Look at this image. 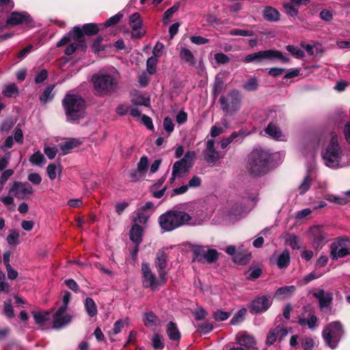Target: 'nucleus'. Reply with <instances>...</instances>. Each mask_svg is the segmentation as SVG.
Segmentation results:
<instances>
[{
  "label": "nucleus",
  "instance_id": "f257e3e1",
  "mask_svg": "<svg viewBox=\"0 0 350 350\" xmlns=\"http://www.w3.org/2000/svg\"><path fill=\"white\" fill-rule=\"evenodd\" d=\"M92 82L96 94L105 96L116 91L118 79L115 71L100 72L92 76Z\"/></svg>",
  "mask_w": 350,
  "mask_h": 350
},
{
  "label": "nucleus",
  "instance_id": "f03ea898",
  "mask_svg": "<svg viewBox=\"0 0 350 350\" xmlns=\"http://www.w3.org/2000/svg\"><path fill=\"white\" fill-rule=\"evenodd\" d=\"M191 217L183 211H170L159 217V224L165 231H172L183 225L200 224L201 221H191Z\"/></svg>",
  "mask_w": 350,
  "mask_h": 350
},
{
  "label": "nucleus",
  "instance_id": "7ed1b4c3",
  "mask_svg": "<svg viewBox=\"0 0 350 350\" xmlns=\"http://www.w3.org/2000/svg\"><path fill=\"white\" fill-rule=\"evenodd\" d=\"M269 154L262 149H254L250 154L247 170L254 176H262L269 170Z\"/></svg>",
  "mask_w": 350,
  "mask_h": 350
},
{
  "label": "nucleus",
  "instance_id": "20e7f679",
  "mask_svg": "<svg viewBox=\"0 0 350 350\" xmlns=\"http://www.w3.org/2000/svg\"><path fill=\"white\" fill-rule=\"evenodd\" d=\"M342 150L338 144L336 134L332 133L328 144L323 152V159L326 166L336 168L340 166Z\"/></svg>",
  "mask_w": 350,
  "mask_h": 350
},
{
  "label": "nucleus",
  "instance_id": "39448f33",
  "mask_svg": "<svg viewBox=\"0 0 350 350\" xmlns=\"http://www.w3.org/2000/svg\"><path fill=\"white\" fill-rule=\"evenodd\" d=\"M68 120L74 121L83 117L85 100L79 96L67 94L62 101Z\"/></svg>",
  "mask_w": 350,
  "mask_h": 350
},
{
  "label": "nucleus",
  "instance_id": "423d86ee",
  "mask_svg": "<svg viewBox=\"0 0 350 350\" xmlns=\"http://www.w3.org/2000/svg\"><path fill=\"white\" fill-rule=\"evenodd\" d=\"M265 60L271 62L280 60L283 63H286L289 61V58L283 55L280 51L269 49L249 54L244 59V62L247 63L254 62H261Z\"/></svg>",
  "mask_w": 350,
  "mask_h": 350
},
{
  "label": "nucleus",
  "instance_id": "0eeeda50",
  "mask_svg": "<svg viewBox=\"0 0 350 350\" xmlns=\"http://www.w3.org/2000/svg\"><path fill=\"white\" fill-rule=\"evenodd\" d=\"M344 333L342 325L339 321L329 323L323 329V338L331 349H335Z\"/></svg>",
  "mask_w": 350,
  "mask_h": 350
},
{
  "label": "nucleus",
  "instance_id": "6e6552de",
  "mask_svg": "<svg viewBox=\"0 0 350 350\" xmlns=\"http://www.w3.org/2000/svg\"><path fill=\"white\" fill-rule=\"evenodd\" d=\"M142 280L144 288H150L152 290H158L160 286L164 285L167 281L166 277L159 275L157 278L147 263L142 264Z\"/></svg>",
  "mask_w": 350,
  "mask_h": 350
},
{
  "label": "nucleus",
  "instance_id": "1a4fd4ad",
  "mask_svg": "<svg viewBox=\"0 0 350 350\" xmlns=\"http://www.w3.org/2000/svg\"><path fill=\"white\" fill-rule=\"evenodd\" d=\"M350 254V239L339 237L330 245V256L332 260L344 258Z\"/></svg>",
  "mask_w": 350,
  "mask_h": 350
},
{
  "label": "nucleus",
  "instance_id": "9d476101",
  "mask_svg": "<svg viewBox=\"0 0 350 350\" xmlns=\"http://www.w3.org/2000/svg\"><path fill=\"white\" fill-rule=\"evenodd\" d=\"M221 109L226 113H234L240 108V97L237 90L231 91L226 96H221L219 99Z\"/></svg>",
  "mask_w": 350,
  "mask_h": 350
},
{
  "label": "nucleus",
  "instance_id": "9b49d317",
  "mask_svg": "<svg viewBox=\"0 0 350 350\" xmlns=\"http://www.w3.org/2000/svg\"><path fill=\"white\" fill-rule=\"evenodd\" d=\"M33 193V189L27 182L15 181L9 189V194L18 200H27Z\"/></svg>",
  "mask_w": 350,
  "mask_h": 350
},
{
  "label": "nucleus",
  "instance_id": "f8f14e48",
  "mask_svg": "<svg viewBox=\"0 0 350 350\" xmlns=\"http://www.w3.org/2000/svg\"><path fill=\"white\" fill-rule=\"evenodd\" d=\"M235 340L240 347L231 348L230 350H244L243 348L254 349L256 347V342L254 338L245 332H239Z\"/></svg>",
  "mask_w": 350,
  "mask_h": 350
},
{
  "label": "nucleus",
  "instance_id": "ddd939ff",
  "mask_svg": "<svg viewBox=\"0 0 350 350\" xmlns=\"http://www.w3.org/2000/svg\"><path fill=\"white\" fill-rule=\"evenodd\" d=\"M66 309L59 308L53 314V328L60 329L70 323L72 317L67 312Z\"/></svg>",
  "mask_w": 350,
  "mask_h": 350
},
{
  "label": "nucleus",
  "instance_id": "4468645a",
  "mask_svg": "<svg viewBox=\"0 0 350 350\" xmlns=\"http://www.w3.org/2000/svg\"><path fill=\"white\" fill-rule=\"evenodd\" d=\"M310 239L314 247H319L327 242V234L323 228L314 226L310 228Z\"/></svg>",
  "mask_w": 350,
  "mask_h": 350
},
{
  "label": "nucleus",
  "instance_id": "2eb2a0df",
  "mask_svg": "<svg viewBox=\"0 0 350 350\" xmlns=\"http://www.w3.org/2000/svg\"><path fill=\"white\" fill-rule=\"evenodd\" d=\"M204 159L211 164H215L219 159V153L215 148V140L208 139L206 147L204 151Z\"/></svg>",
  "mask_w": 350,
  "mask_h": 350
},
{
  "label": "nucleus",
  "instance_id": "dca6fc26",
  "mask_svg": "<svg viewBox=\"0 0 350 350\" xmlns=\"http://www.w3.org/2000/svg\"><path fill=\"white\" fill-rule=\"evenodd\" d=\"M271 304L272 301L265 296L258 297L252 302L250 309L255 313H262L267 310Z\"/></svg>",
  "mask_w": 350,
  "mask_h": 350
},
{
  "label": "nucleus",
  "instance_id": "f3484780",
  "mask_svg": "<svg viewBox=\"0 0 350 350\" xmlns=\"http://www.w3.org/2000/svg\"><path fill=\"white\" fill-rule=\"evenodd\" d=\"M314 297L318 299L319 308L321 310L328 308L332 301V294L325 292L323 289H319L313 293Z\"/></svg>",
  "mask_w": 350,
  "mask_h": 350
},
{
  "label": "nucleus",
  "instance_id": "a211bd4d",
  "mask_svg": "<svg viewBox=\"0 0 350 350\" xmlns=\"http://www.w3.org/2000/svg\"><path fill=\"white\" fill-rule=\"evenodd\" d=\"M288 334V331L286 327L281 325H278L274 329H271L267 335L266 343L268 345H273L278 338L282 340Z\"/></svg>",
  "mask_w": 350,
  "mask_h": 350
},
{
  "label": "nucleus",
  "instance_id": "6ab92c4d",
  "mask_svg": "<svg viewBox=\"0 0 350 350\" xmlns=\"http://www.w3.org/2000/svg\"><path fill=\"white\" fill-rule=\"evenodd\" d=\"M84 31L83 28L76 26L67 35L64 36L57 43V46L61 47L65 44L71 42L72 38L74 40H79L83 37Z\"/></svg>",
  "mask_w": 350,
  "mask_h": 350
},
{
  "label": "nucleus",
  "instance_id": "aec40b11",
  "mask_svg": "<svg viewBox=\"0 0 350 350\" xmlns=\"http://www.w3.org/2000/svg\"><path fill=\"white\" fill-rule=\"evenodd\" d=\"M31 17L27 12H12L7 20L8 25H17L23 23L31 22Z\"/></svg>",
  "mask_w": 350,
  "mask_h": 350
},
{
  "label": "nucleus",
  "instance_id": "412c9836",
  "mask_svg": "<svg viewBox=\"0 0 350 350\" xmlns=\"http://www.w3.org/2000/svg\"><path fill=\"white\" fill-rule=\"evenodd\" d=\"M167 254L163 250H159L157 254L155 260V266L157 269L159 275H162L165 277L167 275L165 268L167 267Z\"/></svg>",
  "mask_w": 350,
  "mask_h": 350
},
{
  "label": "nucleus",
  "instance_id": "4be33fe9",
  "mask_svg": "<svg viewBox=\"0 0 350 350\" xmlns=\"http://www.w3.org/2000/svg\"><path fill=\"white\" fill-rule=\"evenodd\" d=\"M191 167L189 165L181 163L179 161H176L172 167V174L170 182L172 183L176 177H182L186 174Z\"/></svg>",
  "mask_w": 350,
  "mask_h": 350
},
{
  "label": "nucleus",
  "instance_id": "5701e85b",
  "mask_svg": "<svg viewBox=\"0 0 350 350\" xmlns=\"http://www.w3.org/2000/svg\"><path fill=\"white\" fill-rule=\"evenodd\" d=\"M129 25L131 27L133 32V37H141L144 33L137 32L142 25V19L138 12L133 14L129 18Z\"/></svg>",
  "mask_w": 350,
  "mask_h": 350
},
{
  "label": "nucleus",
  "instance_id": "b1692460",
  "mask_svg": "<svg viewBox=\"0 0 350 350\" xmlns=\"http://www.w3.org/2000/svg\"><path fill=\"white\" fill-rule=\"evenodd\" d=\"M166 333L170 340L174 344H178L180 339V332L177 325L170 321L166 327Z\"/></svg>",
  "mask_w": 350,
  "mask_h": 350
},
{
  "label": "nucleus",
  "instance_id": "393cba45",
  "mask_svg": "<svg viewBox=\"0 0 350 350\" xmlns=\"http://www.w3.org/2000/svg\"><path fill=\"white\" fill-rule=\"evenodd\" d=\"M296 288L295 286H284L279 288L275 293V297L279 299H286L291 297L295 293Z\"/></svg>",
  "mask_w": 350,
  "mask_h": 350
},
{
  "label": "nucleus",
  "instance_id": "a878e982",
  "mask_svg": "<svg viewBox=\"0 0 350 350\" xmlns=\"http://www.w3.org/2000/svg\"><path fill=\"white\" fill-rule=\"evenodd\" d=\"M32 315L37 325L44 327L46 321L50 320V311H33Z\"/></svg>",
  "mask_w": 350,
  "mask_h": 350
},
{
  "label": "nucleus",
  "instance_id": "bb28decb",
  "mask_svg": "<svg viewBox=\"0 0 350 350\" xmlns=\"http://www.w3.org/2000/svg\"><path fill=\"white\" fill-rule=\"evenodd\" d=\"M143 228L138 224H135L130 231V239L138 245L142 241Z\"/></svg>",
  "mask_w": 350,
  "mask_h": 350
},
{
  "label": "nucleus",
  "instance_id": "cd10ccee",
  "mask_svg": "<svg viewBox=\"0 0 350 350\" xmlns=\"http://www.w3.org/2000/svg\"><path fill=\"white\" fill-rule=\"evenodd\" d=\"M263 16L266 21L270 22H276L280 20V14L279 12L273 7L267 6L263 11Z\"/></svg>",
  "mask_w": 350,
  "mask_h": 350
},
{
  "label": "nucleus",
  "instance_id": "c85d7f7f",
  "mask_svg": "<svg viewBox=\"0 0 350 350\" xmlns=\"http://www.w3.org/2000/svg\"><path fill=\"white\" fill-rule=\"evenodd\" d=\"M247 134L243 129L233 132L229 137L223 138L220 142L221 148H226L231 142L238 137L243 138Z\"/></svg>",
  "mask_w": 350,
  "mask_h": 350
},
{
  "label": "nucleus",
  "instance_id": "c756f323",
  "mask_svg": "<svg viewBox=\"0 0 350 350\" xmlns=\"http://www.w3.org/2000/svg\"><path fill=\"white\" fill-rule=\"evenodd\" d=\"M265 133L276 140H284L285 135L281 132L278 127L273 124H269L265 129Z\"/></svg>",
  "mask_w": 350,
  "mask_h": 350
},
{
  "label": "nucleus",
  "instance_id": "7c9ffc66",
  "mask_svg": "<svg viewBox=\"0 0 350 350\" xmlns=\"http://www.w3.org/2000/svg\"><path fill=\"white\" fill-rule=\"evenodd\" d=\"M80 141L77 139H69L59 144L60 150L63 154H68L71 150L80 144Z\"/></svg>",
  "mask_w": 350,
  "mask_h": 350
},
{
  "label": "nucleus",
  "instance_id": "2f4dec72",
  "mask_svg": "<svg viewBox=\"0 0 350 350\" xmlns=\"http://www.w3.org/2000/svg\"><path fill=\"white\" fill-rule=\"evenodd\" d=\"M54 89L53 85H49L43 90L41 93L39 100L42 105H45L46 103L53 100L54 94L53 90Z\"/></svg>",
  "mask_w": 350,
  "mask_h": 350
},
{
  "label": "nucleus",
  "instance_id": "473e14b6",
  "mask_svg": "<svg viewBox=\"0 0 350 350\" xmlns=\"http://www.w3.org/2000/svg\"><path fill=\"white\" fill-rule=\"evenodd\" d=\"M180 57L187 63L189 66L196 65V59L191 51L187 48H181L180 51Z\"/></svg>",
  "mask_w": 350,
  "mask_h": 350
},
{
  "label": "nucleus",
  "instance_id": "72a5a7b5",
  "mask_svg": "<svg viewBox=\"0 0 350 350\" xmlns=\"http://www.w3.org/2000/svg\"><path fill=\"white\" fill-rule=\"evenodd\" d=\"M290 263V254L288 250H284L277 258L276 264L280 269H284Z\"/></svg>",
  "mask_w": 350,
  "mask_h": 350
},
{
  "label": "nucleus",
  "instance_id": "f704fd0d",
  "mask_svg": "<svg viewBox=\"0 0 350 350\" xmlns=\"http://www.w3.org/2000/svg\"><path fill=\"white\" fill-rule=\"evenodd\" d=\"M317 318L314 314H310L308 318H299L298 323L301 326H308V328L313 329L317 327Z\"/></svg>",
  "mask_w": 350,
  "mask_h": 350
},
{
  "label": "nucleus",
  "instance_id": "c9c22d12",
  "mask_svg": "<svg viewBox=\"0 0 350 350\" xmlns=\"http://www.w3.org/2000/svg\"><path fill=\"white\" fill-rule=\"evenodd\" d=\"M2 94L5 97H16L18 95V88L15 83H9L5 85Z\"/></svg>",
  "mask_w": 350,
  "mask_h": 350
},
{
  "label": "nucleus",
  "instance_id": "e433bc0d",
  "mask_svg": "<svg viewBox=\"0 0 350 350\" xmlns=\"http://www.w3.org/2000/svg\"><path fill=\"white\" fill-rule=\"evenodd\" d=\"M207 247L204 246H196L193 248V260L204 262Z\"/></svg>",
  "mask_w": 350,
  "mask_h": 350
},
{
  "label": "nucleus",
  "instance_id": "4c0bfd02",
  "mask_svg": "<svg viewBox=\"0 0 350 350\" xmlns=\"http://www.w3.org/2000/svg\"><path fill=\"white\" fill-rule=\"evenodd\" d=\"M46 172L51 180H54L57 175H60L62 172L61 165H57L54 163L49 164L46 167Z\"/></svg>",
  "mask_w": 350,
  "mask_h": 350
},
{
  "label": "nucleus",
  "instance_id": "58836bf2",
  "mask_svg": "<svg viewBox=\"0 0 350 350\" xmlns=\"http://www.w3.org/2000/svg\"><path fill=\"white\" fill-rule=\"evenodd\" d=\"M85 308L90 317H93L97 314V307L92 298H86L85 301Z\"/></svg>",
  "mask_w": 350,
  "mask_h": 350
},
{
  "label": "nucleus",
  "instance_id": "ea45409f",
  "mask_svg": "<svg viewBox=\"0 0 350 350\" xmlns=\"http://www.w3.org/2000/svg\"><path fill=\"white\" fill-rule=\"evenodd\" d=\"M179 7L180 3L176 2L172 7H171L165 12L163 17V23L164 25H167L170 23V18H172V15L178 10Z\"/></svg>",
  "mask_w": 350,
  "mask_h": 350
},
{
  "label": "nucleus",
  "instance_id": "a19ab883",
  "mask_svg": "<svg viewBox=\"0 0 350 350\" xmlns=\"http://www.w3.org/2000/svg\"><path fill=\"white\" fill-rule=\"evenodd\" d=\"M144 321L146 326L152 327L157 324L158 318L152 312H148L144 314Z\"/></svg>",
  "mask_w": 350,
  "mask_h": 350
},
{
  "label": "nucleus",
  "instance_id": "79ce46f5",
  "mask_svg": "<svg viewBox=\"0 0 350 350\" xmlns=\"http://www.w3.org/2000/svg\"><path fill=\"white\" fill-rule=\"evenodd\" d=\"M312 178L310 175L304 177V180L299 185L298 190L300 195H304L310 188Z\"/></svg>",
  "mask_w": 350,
  "mask_h": 350
},
{
  "label": "nucleus",
  "instance_id": "37998d69",
  "mask_svg": "<svg viewBox=\"0 0 350 350\" xmlns=\"http://www.w3.org/2000/svg\"><path fill=\"white\" fill-rule=\"evenodd\" d=\"M29 161L35 165H42L45 163V158L40 151L36 152L29 157Z\"/></svg>",
  "mask_w": 350,
  "mask_h": 350
},
{
  "label": "nucleus",
  "instance_id": "c03bdc74",
  "mask_svg": "<svg viewBox=\"0 0 350 350\" xmlns=\"http://www.w3.org/2000/svg\"><path fill=\"white\" fill-rule=\"evenodd\" d=\"M85 46V42L83 40H79L78 43L72 42L70 43L67 48L65 49V54L67 55H70L75 53V51L79 47L84 48Z\"/></svg>",
  "mask_w": 350,
  "mask_h": 350
},
{
  "label": "nucleus",
  "instance_id": "a18cd8bd",
  "mask_svg": "<svg viewBox=\"0 0 350 350\" xmlns=\"http://www.w3.org/2000/svg\"><path fill=\"white\" fill-rule=\"evenodd\" d=\"M129 324V319H120V320H118L117 321L114 325H113V329H112V332H110L109 334L111 335V334H118V333H120L122 330V329L126 325H128Z\"/></svg>",
  "mask_w": 350,
  "mask_h": 350
},
{
  "label": "nucleus",
  "instance_id": "49530a36",
  "mask_svg": "<svg viewBox=\"0 0 350 350\" xmlns=\"http://www.w3.org/2000/svg\"><path fill=\"white\" fill-rule=\"evenodd\" d=\"M152 346L154 349H161L164 348L163 337L158 334H154L151 339Z\"/></svg>",
  "mask_w": 350,
  "mask_h": 350
},
{
  "label": "nucleus",
  "instance_id": "de8ad7c7",
  "mask_svg": "<svg viewBox=\"0 0 350 350\" xmlns=\"http://www.w3.org/2000/svg\"><path fill=\"white\" fill-rule=\"evenodd\" d=\"M283 8L285 12L291 16H296L297 15L298 10L291 1L284 2Z\"/></svg>",
  "mask_w": 350,
  "mask_h": 350
},
{
  "label": "nucleus",
  "instance_id": "09e8293b",
  "mask_svg": "<svg viewBox=\"0 0 350 350\" xmlns=\"http://www.w3.org/2000/svg\"><path fill=\"white\" fill-rule=\"evenodd\" d=\"M247 310L245 308L239 310L231 319L230 324L237 325L243 321Z\"/></svg>",
  "mask_w": 350,
  "mask_h": 350
},
{
  "label": "nucleus",
  "instance_id": "8fccbe9b",
  "mask_svg": "<svg viewBox=\"0 0 350 350\" xmlns=\"http://www.w3.org/2000/svg\"><path fill=\"white\" fill-rule=\"evenodd\" d=\"M196 152L194 151H187L183 158L179 160L180 162L184 163L186 165H189L191 167L194 159L196 157Z\"/></svg>",
  "mask_w": 350,
  "mask_h": 350
},
{
  "label": "nucleus",
  "instance_id": "3c124183",
  "mask_svg": "<svg viewBox=\"0 0 350 350\" xmlns=\"http://www.w3.org/2000/svg\"><path fill=\"white\" fill-rule=\"evenodd\" d=\"M83 29L84 33L89 36L94 35L99 31L98 25L95 23L85 24L83 26Z\"/></svg>",
  "mask_w": 350,
  "mask_h": 350
},
{
  "label": "nucleus",
  "instance_id": "603ef678",
  "mask_svg": "<svg viewBox=\"0 0 350 350\" xmlns=\"http://www.w3.org/2000/svg\"><path fill=\"white\" fill-rule=\"evenodd\" d=\"M148 159L147 157H142L139 159V161L137 163V169L145 175L148 171Z\"/></svg>",
  "mask_w": 350,
  "mask_h": 350
},
{
  "label": "nucleus",
  "instance_id": "864d4df0",
  "mask_svg": "<svg viewBox=\"0 0 350 350\" xmlns=\"http://www.w3.org/2000/svg\"><path fill=\"white\" fill-rule=\"evenodd\" d=\"M157 62V58L154 57H150L147 59V71L150 75H152L156 72Z\"/></svg>",
  "mask_w": 350,
  "mask_h": 350
},
{
  "label": "nucleus",
  "instance_id": "5fc2aeb1",
  "mask_svg": "<svg viewBox=\"0 0 350 350\" xmlns=\"http://www.w3.org/2000/svg\"><path fill=\"white\" fill-rule=\"evenodd\" d=\"M286 50L297 58H301L304 56V52L299 47L293 45H287Z\"/></svg>",
  "mask_w": 350,
  "mask_h": 350
},
{
  "label": "nucleus",
  "instance_id": "6e6d98bb",
  "mask_svg": "<svg viewBox=\"0 0 350 350\" xmlns=\"http://www.w3.org/2000/svg\"><path fill=\"white\" fill-rule=\"evenodd\" d=\"M258 87V81L256 78L254 77H252L250 78L247 82H246L244 85H243V88L247 90V91H249V92H251V91H254L256 90H257Z\"/></svg>",
  "mask_w": 350,
  "mask_h": 350
},
{
  "label": "nucleus",
  "instance_id": "4d7b16f0",
  "mask_svg": "<svg viewBox=\"0 0 350 350\" xmlns=\"http://www.w3.org/2000/svg\"><path fill=\"white\" fill-rule=\"evenodd\" d=\"M230 314V312H228L216 310L213 312V318L217 321H223L228 319Z\"/></svg>",
  "mask_w": 350,
  "mask_h": 350
},
{
  "label": "nucleus",
  "instance_id": "13d9d810",
  "mask_svg": "<svg viewBox=\"0 0 350 350\" xmlns=\"http://www.w3.org/2000/svg\"><path fill=\"white\" fill-rule=\"evenodd\" d=\"M3 314L9 319H12L14 317V312L11 304V300H8L4 302Z\"/></svg>",
  "mask_w": 350,
  "mask_h": 350
},
{
  "label": "nucleus",
  "instance_id": "bf43d9fd",
  "mask_svg": "<svg viewBox=\"0 0 350 350\" xmlns=\"http://www.w3.org/2000/svg\"><path fill=\"white\" fill-rule=\"evenodd\" d=\"M218 258V253L215 250L207 249L204 261L209 263L215 262Z\"/></svg>",
  "mask_w": 350,
  "mask_h": 350
},
{
  "label": "nucleus",
  "instance_id": "052dcab7",
  "mask_svg": "<svg viewBox=\"0 0 350 350\" xmlns=\"http://www.w3.org/2000/svg\"><path fill=\"white\" fill-rule=\"evenodd\" d=\"M254 33L253 31L240 29H233L230 31V35L231 36H252Z\"/></svg>",
  "mask_w": 350,
  "mask_h": 350
},
{
  "label": "nucleus",
  "instance_id": "680f3d73",
  "mask_svg": "<svg viewBox=\"0 0 350 350\" xmlns=\"http://www.w3.org/2000/svg\"><path fill=\"white\" fill-rule=\"evenodd\" d=\"M301 346L304 350H310L313 347L314 342L312 338H302L300 340Z\"/></svg>",
  "mask_w": 350,
  "mask_h": 350
},
{
  "label": "nucleus",
  "instance_id": "e2e57ef3",
  "mask_svg": "<svg viewBox=\"0 0 350 350\" xmlns=\"http://www.w3.org/2000/svg\"><path fill=\"white\" fill-rule=\"evenodd\" d=\"M123 14L121 12L118 13L117 14L114 15L113 16L109 18L105 23V27H109L111 25H113L115 24H117L120 19L122 18Z\"/></svg>",
  "mask_w": 350,
  "mask_h": 350
},
{
  "label": "nucleus",
  "instance_id": "0e129e2a",
  "mask_svg": "<svg viewBox=\"0 0 350 350\" xmlns=\"http://www.w3.org/2000/svg\"><path fill=\"white\" fill-rule=\"evenodd\" d=\"M48 77V72L46 69H42L38 72L35 77L34 81L36 83H40L46 79Z\"/></svg>",
  "mask_w": 350,
  "mask_h": 350
},
{
  "label": "nucleus",
  "instance_id": "69168bd1",
  "mask_svg": "<svg viewBox=\"0 0 350 350\" xmlns=\"http://www.w3.org/2000/svg\"><path fill=\"white\" fill-rule=\"evenodd\" d=\"M202 184V179L198 176H193L188 182L187 186L190 188L199 187Z\"/></svg>",
  "mask_w": 350,
  "mask_h": 350
},
{
  "label": "nucleus",
  "instance_id": "338daca9",
  "mask_svg": "<svg viewBox=\"0 0 350 350\" xmlns=\"http://www.w3.org/2000/svg\"><path fill=\"white\" fill-rule=\"evenodd\" d=\"M163 128L169 134H170L174 131V125L170 118L166 117L164 119Z\"/></svg>",
  "mask_w": 350,
  "mask_h": 350
},
{
  "label": "nucleus",
  "instance_id": "774afa93",
  "mask_svg": "<svg viewBox=\"0 0 350 350\" xmlns=\"http://www.w3.org/2000/svg\"><path fill=\"white\" fill-rule=\"evenodd\" d=\"M215 59L218 64H227L229 62V57L224 53H217L214 55Z\"/></svg>",
  "mask_w": 350,
  "mask_h": 350
}]
</instances>
